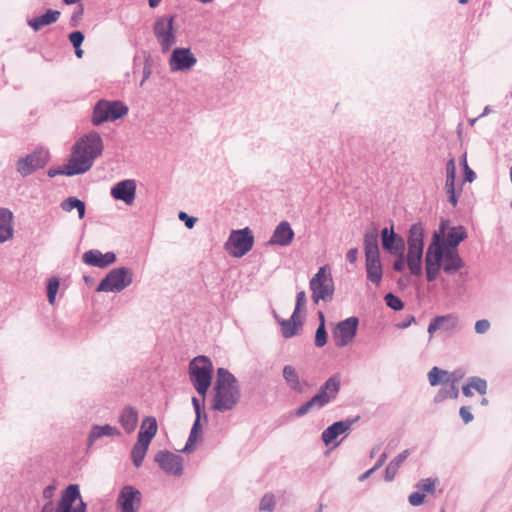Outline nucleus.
<instances>
[{"label": "nucleus", "instance_id": "38", "mask_svg": "<svg viewBox=\"0 0 512 512\" xmlns=\"http://www.w3.org/2000/svg\"><path fill=\"white\" fill-rule=\"evenodd\" d=\"M451 385L449 389L442 388L440 389L434 397V402L440 403L446 400L447 398L456 399L459 396V390L455 385V380L450 381Z\"/></svg>", "mask_w": 512, "mask_h": 512}, {"label": "nucleus", "instance_id": "45", "mask_svg": "<svg viewBox=\"0 0 512 512\" xmlns=\"http://www.w3.org/2000/svg\"><path fill=\"white\" fill-rule=\"evenodd\" d=\"M393 256H396V259L393 262V269L396 272H403L405 269V264H407V255H405V251H401V253H393Z\"/></svg>", "mask_w": 512, "mask_h": 512}, {"label": "nucleus", "instance_id": "58", "mask_svg": "<svg viewBox=\"0 0 512 512\" xmlns=\"http://www.w3.org/2000/svg\"><path fill=\"white\" fill-rule=\"evenodd\" d=\"M413 322H415V317L413 315H408L405 319L396 324L398 329L408 328Z\"/></svg>", "mask_w": 512, "mask_h": 512}, {"label": "nucleus", "instance_id": "17", "mask_svg": "<svg viewBox=\"0 0 512 512\" xmlns=\"http://www.w3.org/2000/svg\"><path fill=\"white\" fill-rule=\"evenodd\" d=\"M120 512H137L141 505V493L131 485L124 486L117 498Z\"/></svg>", "mask_w": 512, "mask_h": 512}, {"label": "nucleus", "instance_id": "40", "mask_svg": "<svg viewBox=\"0 0 512 512\" xmlns=\"http://www.w3.org/2000/svg\"><path fill=\"white\" fill-rule=\"evenodd\" d=\"M147 450H148V448H146V447L140 446L136 443L134 444V446L131 450V458H132L133 464L135 465L136 468H139L142 465L143 460L146 456Z\"/></svg>", "mask_w": 512, "mask_h": 512}, {"label": "nucleus", "instance_id": "16", "mask_svg": "<svg viewBox=\"0 0 512 512\" xmlns=\"http://www.w3.org/2000/svg\"><path fill=\"white\" fill-rule=\"evenodd\" d=\"M159 467L169 475L181 476L183 473V458L168 450H160L154 457Z\"/></svg>", "mask_w": 512, "mask_h": 512}, {"label": "nucleus", "instance_id": "53", "mask_svg": "<svg viewBox=\"0 0 512 512\" xmlns=\"http://www.w3.org/2000/svg\"><path fill=\"white\" fill-rule=\"evenodd\" d=\"M178 218L185 223V226L188 229H192L195 226L197 221L196 217L189 216L187 213L180 211L178 214Z\"/></svg>", "mask_w": 512, "mask_h": 512}, {"label": "nucleus", "instance_id": "54", "mask_svg": "<svg viewBox=\"0 0 512 512\" xmlns=\"http://www.w3.org/2000/svg\"><path fill=\"white\" fill-rule=\"evenodd\" d=\"M425 495L420 491L413 492L409 495L408 501L412 506H419L424 502Z\"/></svg>", "mask_w": 512, "mask_h": 512}, {"label": "nucleus", "instance_id": "28", "mask_svg": "<svg viewBox=\"0 0 512 512\" xmlns=\"http://www.w3.org/2000/svg\"><path fill=\"white\" fill-rule=\"evenodd\" d=\"M282 375L288 387L296 393H303L305 387L308 385L306 381L300 380L296 369L292 365H285Z\"/></svg>", "mask_w": 512, "mask_h": 512}, {"label": "nucleus", "instance_id": "33", "mask_svg": "<svg viewBox=\"0 0 512 512\" xmlns=\"http://www.w3.org/2000/svg\"><path fill=\"white\" fill-rule=\"evenodd\" d=\"M120 431L109 424H105L103 426L100 425H93L91 428V431L89 433L88 437V443L89 445H92L97 439L103 437V436H119Z\"/></svg>", "mask_w": 512, "mask_h": 512}, {"label": "nucleus", "instance_id": "18", "mask_svg": "<svg viewBox=\"0 0 512 512\" xmlns=\"http://www.w3.org/2000/svg\"><path fill=\"white\" fill-rule=\"evenodd\" d=\"M197 62L196 57L189 48H175L169 59V66L172 72L188 71Z\"/></svg>", "mask_w": 512, "mask_h": 512}, {"label": "nucleus", "instance_id": "26", "mask_svg": "<svg viewBox=\"0 0 512 512\" xmlns=\"http://www.w3.org/2000/svg\"><path fill=\"white\" fill-rule=\"evenodd\" d=\"M157 433V421L154 417H146L143 420L140 431L138 433V438L136 444L146 447H149L151 440Z\"/></svg>", "mask_w": 512, "mask_h": 512}, {"label": "nucleus", "instance_id": "42", "mask_svg": "<svg viewBox=\"0 0 512 512\" xmlns=\"http://www.w3.org/2000/svg\"><path fill=\"white\" fill-rule=\"evenodd\" d=\"M386 305L394 311H400L404 307L403 301L393 293H387L384 297Z\"/></svg>", "mask_w": 512, "mask_h": 512}, {"label": "nucleus", "instance_id": "44", "mask_svg": "<svg viewBox=\"0 0 512 512\" xmlns=\"http://www.w3.org/2000/svg\"><path fill=\"white\" fill-rule=\"evenodd\" d=\"M275 507V498L273 494H265L260 501V511H272Z\"/></svg>", "mask_w": 512, "mask_h": 512}, {"label": "nucleus", "instance_id": "1", "mask_svg": "<svg viewBox=\"0 0 512 512\" xmlns=\"http://www.w3.org/2000/svg\"><path fill=\"white\" fill-rule=\"evenodd\" d=\"M103 149V140L98 132L90 131L80 137L72 147L69 172L83 174L90 170L94 161L102 154Z\"/></svg>", "mask_w": 512, "mask_h": 512}, {"label": "nucleus", "instance_id": "46", "mask_svg": "<svg viewBox=\"0 0 512 512\" xmlns=\"http://www.w3.org/2000/svg\"><path fill=\"white\" fill-rule=\"evenodd\" d=\"M327 331L324 325H319L315 333V346L323 347L327 343Z\"/></svg>", "mask_w": 512, "mask_h": 512}, {"label": "nucleus", "instance_id": "62", "mask_svg": "<svg viewBox=\"0 0 512 512\" xmlns=\"http://www.w3.org/2000/svg\"><path fill=\"white\" fill-rule=\"evenodd\" d=\"M150 74H151L150 67L148 65H145L144 68H143V79H142V81L140 83L141 86L149 78Z\"/></svg>", "mask_w": 512, "mask_h": 512}, {"label": "nucleus", "instance_id": "13", "mask_svg": "<svg viewBox=\"0 0 512 512\" xmlns=\"http://www.w3.org/2000/svg\"><path fill=\"white\" fill-rule=\"evenodd\" d=\"M358 324L359 319L355 316L338 322L332 332L335 345L339 348L347 346L356 336Z\"/></svg>", "mask_w": 512, "mask_h": 512}, {"label": "nucleus", "instance_id": "60", "mask_svg": "<svg viewBox=\"0 0 512 512\" xmlns=\"http://www.w3.org/2000/svg\"><path fill=\"white\" fill-rule=\"evenodd\" d=\"M357 258H358V249L357 248L349 249L347 254H346V259L350 263L354 264L357 261Z\"/></svg>", "mask_w": 512, "mask_h": 512}, {"label": "nucleus", "instance_id": "29", "mask_svg": "<svg viewBox=\"0 0 512 512\" xmlns=\"http://www.w3.org/2000/svg\"><path fill=\"white\" fill-rule=\"evenodd\" d=\"M61 13L58 10L47 9L44 14L27 20V25L35 32L39 31L42 27L55 23Z\"/></svg>", "mask_w": 512, "mask_h": 512}, {"label": "nucleus", "instance_id": "9", "mask_svg": "<svg viewBox=\"0 0 512 512\" xmlns=\"http://www.w3.org/2000/svg\"><path fill=\"white\" fill-rule=\"evenodd\" d=\"M446 231V222L442 221L439 226V230L435 231L433 235L438 236L436 241L435 249H438L442 254V266L443 271L446 274H454L464 266V261L460 257L457 249H445L444 235Z\"/></svg>", "mask_w": 512, "mask_h": 512}, {"label": "nucleus", "instance_id": "56", "mask_svg": "<svg viewBox=\"0 0 512 512\" xmlns=\"http://www.w3.org/2000/svg\"><path fill=\"white\" fill-rule=\"evenodd\" d=\"M84 13V8L80 5L75 9L73 12L71 18H70V25L72 27H76L78 25V22L81 20Z\"/></svg>", "mask_w": 512, "mask_h": 512}, {"label": "nucleus", "instance_id": "12", "mask_svg": "<svg viewBox=\"0 0 512 512\" xmlns=\"http://www.w3.org/2000/svg\"><path fill=\"white\" fill-rule=\"evenodd\" d=\"M86 503L81 499L77 484H70L62 492L55 512H86Z\"/></svg>", "mask_w": 512, "mask_h": 512}, {"label": "nucleus", "instance_id": "4", "mask_svg": "<svg viewBox=\"0 0 512 512\" xmlns=\"http://www.w3.org/2000/svg\"><path fill=\"white\" fill-rule=\"evenodd\" d=\"M407 267L413 276L422 275L424 228L421 223L411 225L407 237Z\"/></svg>", "mask_w": 512, "mask_h": 512}, {"label": "nucleus", "instance_id": "19", "mask_svg": "<svg viewBox=\"0 0 512 512\" xmlns=\"http://www.w3.org/2000/svg\"><path fill=\"white\" fill-rule=\"evenodd\" d=\"M381 242L382 248L389 254L405 251V241L402 236L394 232L393 224L390 228L384 227L381 230Z\"/></svg>", "mask_w": 512, "mask_h": 512}, {"label": "nucleus", "instance_id": "14", "mask_svg": "<svg viewBox=\"0 0 512 512\" xmlns=\"http://www.w3.org/2000/svg\"><path fill=\"white\" fill-rule=\"evenodd\" d=\"M173 17L169 18H158L154 23V35L157 38L162 52H167L173 46L176 41L175 34L173 32Z\"/></svg>", "mask_w": 512, "mask_h": 512}, {"label": "nucleus", "instance_id": "55", "mask_svg": "<svg viewBox=\"0 0 512 512\" xmlns=\"http://www.w3.org/2000/svg\"><path fill=\"white\" fill-rule=\"evenodd\" d=\"M474 329L477 334H484L490 329V322L487 319L478 320Z\"/></svg>", "mask_w": 512, "mask_h": 512}, {"label": "nucleus", "instance_id": "24", "mask_svg": "<svg viewBox=\"0 0 512 512\" xmlns=\"http://www.w3.org/2000/svg\"><path fill=\"white\" fill-rule=\"evenodd\" d=\"M294 235L290 224L287 221H282L276 226L268 243L271 245L288 246L292 242Z\"/></svg>", "mask_w": 512, "mask_h": 512}, {"label": "nucleus", "instance_id": "35", "mask_svg": "<svg viewBox=\"0 0 512 512\" xmlns=\"http://www.w3.org/2000/svg\"><path fill=\"white\" fill-rule=\"evenodd\" d=\"M60 207L65 212H71L73 209H76L79 219H83L85 217L86 205L77 197L70 196L66 198L61 202Z\"/></svg>", "mask_w": 512, "mask_h": 512}, {"label": "nucleus", "instance_id": "47", "mask_svg": "<svg viewBox=\"0 0 512 512\" xmlns=\"http://www.w3.org/2000/svg\"><path fill=\"white\" fill-rule=\"evenodd\" d=\"M441 317H444L448 320L441 322V328L444 331H449L457 327L458 325V318L453 314H447L442 315Z\"/></svg>", "mask_w": 512, "mask_h": 512}, {"label": "nucleus", "instance_id": "43", "mask_svg": "<svg viewBox=\"0 0 512 512\" xmlns=\"http://www.w3.org/2000/svg\"><path fill=\"white\" fill-rule=\"evenodd\" d=\"M58 289H59L58 278H56V277L50 278L47 283V298H48V302L50 304H54Z\"/></svg>", "mask_w": 512, "mask_h": 512}, {"label": "nucleus", "instance_id": "20", "mask_svg": "<svg viewBox=\"0 0 512 512\" xmlns=\"http://www.w3.org/2000/svg\"><path fill=\"white\" fill-rule=\"evenodd\" d=\"M116 260L117 257L114 252L102 253L98 249L88 250L82 256V261L85 264L102 269L114 264Z\"/></svg>", "mask_w": 512, "mask_h": 512}, {"label": "nucleus", "instance_id": "6", "mask_svg": "<svg viewBox=\"0 0 512 512\" xmlns=\"http://www.w3.org/2000/svg\"><path fill=\"white\" fill-rule=\"evenodd\" d=\"M128 113V107L121 101L99 100L94 108L92 124L99 126L107 121H115Z\"/></svg>", "mask_w": 512, "mask_h": 512}, {"label": "nucleus", "instance_id": "7", "mask_svg": "<svg viewBox=\"0 0 512 512\" xmlns=\"http://www.w3.org/2000/svg\"><path fill=\"white\" fill-rule=\"evenodd\" d=\"M133 282V271L128 267L110 270L98 284L97 292H121Z\"/></svg>", "mask_w": 512, "mask_h": 512}, {"label": "nucleus", "instance_id": "63", "mask_svg": "<svg viewBox=\"0 0 512 512\" xmlns=\"http://www.w3.org/2000/svg\"><path fill=\"white\" fill-rule=\"evenodd\" d=\"M192 405H193L194 411H200V409H204L203 405L201 404V401L196 397L192 398Z\"/></svg>", "mask_w": 512, "mask_h": 512}, {"label": "nucleus", "instance_id": "39", "mask_svg": "<svg viewBox=\"0 0 512 512\" xmlns=\"http://www.w3.org/2000/svg\"><path fill=\"white\" fill-rule=\"evenodd\" d=\"M201 432V422L194 421L188 440L182 449V452L189 453L194 449V445L197 441L198 434Z\"/></svg>", "mask_w": 512, "mask_h": 512}, {"label": "nucleus", "instance_id": "21", "mask_svg": "<svg viewBox=\"0 0 512 512\" xmlns=\"http://www.w3.org/2000/svg\"><path fill=\"white\" fill-rule=\"evenodd\" d=\"M136 195V182L126 179L115 184L111 189V196L115 200H121L127 205L133 204Z\"/></svg>", "mask_w": 512, "mask_h": 512}, {"label": "nucleus", "instance_id": "25", "mask_svg": "<svg viewBox=\"0 0 512 512\" xmlns=\"http://www.w3.org/2000/svg\"><path fill=\"white\" fill-rule=\"evenodd\" d=\"M366 278L376 287H379L383 278V266L380 256L365 258Z\"/></svg>", "mask_w": 512, "mask_h": 512}, {"label": "nucleus", "instance_id": "49", "mask_svg": "<svg viewBox=\"0 0 512 512\" xmlns=\"http://www.w3.org/2000/svg\"><path fill=\"white\" fill-rule=\"evenodd\" d=\"M436 482H437L436 479H431V478L422 479L417 484V487L419 488L420 491H424V492H428V493H433L435 491V484H436Z\"/></svg>", "mask_w": 512, "mask_h": 512}, {"label": "nucleus", "instance_id": "31", "mask_svg": "<svg viewBox=\"0 0 512 512\" xmlns=\"http://www.w3.org/2000/svg\"><path fill=\"white\" fill-rule=\"evenodd\" d=\"M365 258L380 256L378 232L376 229L366 231L364 235Z\"/></svg>", "mask_w": 512, "mask_h": 512}, {"label": "nucleus", "instance_id": "59", "mask_svg": "<svg viewBox=\"0 0 512 512\" xmlns=\"http://www.w3.org/2000/svg\"><path fill=\"white\" fill-rule=\"evenodd\" d=\"M463 174H464V182L472 183L476 178L475 172L470 167H466L463 170Z\"/></svg>", "mask_w": 512, "mask_h": 512}, {"label": "nucleus", "instance_id": "15", "mask_svg": "<svg viewBox=\"0 0 512 512\" xmlns=\"http://www.w3.org/2000/svg\"><path fill=\"white\" fill-rule=\"evenodd\" d=\"M436 241H438V236L433 235L432 242L429 244L426 254H425V271H426V279L428 282H433L438 277L442 266V254L438 249H435Z\"/></svg>", "mask_w": 512, "mask_h": 512}, {"label": "nucleus", "instance_id": "61", "mask_svg": "<svg viewBox=\"0 0 512 512\" xmlns=\"http://www.w3.org/2000/svg\"><path fill=\"white\" fill-rule=\"evenodd\" d=\"M386 459H387V453H385V452H384V453H382V454L380 455V457H379V458H378V460L376 461V463H375V465L373 466V468H374L375 470H378L380 467H382V466H383V464L385 463Z\"/></svg>", "mask_w": 512, "mask_h": 512}, {"label": "nucleus", "instance_id": "32", "mask_svg": "<svg viewBox=\"0 0 512 512\" xmlns=\"http://www.w3.org/2000/svg\"><path fill=\"white\" fill-rule=\"evenodd\" d=\"M13 214L7 208H0V237H4L3 242L13 236L12 228Z\"/></svg>", "mask_w": 512, "mask_h": 512}, {"label": "nucleus", "instance_id": "48", "mask_svg": "<svg viewBox=\"0 0 512 512\" xmlns=\"http://www.w3.org/2000/svg\"><path fill=\"white\" fill-rule=\"evenodd\" d=\"M447 319L444 318V317H434L429 325H428V328H427V332L429 334V340H431L433 338V335L434 333L437 331V330H440L441 328V322H444L446 321Z\"/></svg>", "mask_w": 512, "mask_h": 512}, {"label": "nucleus", "instance_id": "37", "mask_svg": "<svg viewBox=\"0 0 512 512\" xmlns=\"http://www.w3.org/2000/svg\"><path fill=\"white\" fill-rule=\"evenodd\" d=\"M428 380L431 386L448 384L451 381V376L448 371L435 366L428 372Z\"/></svg>", "mask_w": 512, "mask_h": 512}, {"label": "nucleus", "instance_id": "22", "mask_svg": "<svg viewBox=\"0 0 512 512\" xmlns=\"http://www.w3.org/2000/svg\"><path fill=\"white\" fill-rule=\"evenodd\" d=\"M359 417L348 418L345 420L337 421L328 426L321 435V439L325 445L331 444L339 435L350 430L351 426L357 422Z\"/></svg>", "mask_w": 512, "mask_h": 512}, {"label": "nucleus", "instance_id": "50", "mask_svg": "<svg viewBox=\"0 0 512 512\" xmlns=\"http://www.w3.org/2000/svg\"><path fill=\"white\" fill-rule=\"evenodd\" d=\"M70 168H69V161L67 162V164L64 166L63 169L61 168H50L47 172L48 176L50 178H53L57 175H66V176H75V175H79L80 173H70Z\"/></svg>", "mask_w": 512, "mask_h": 512}, {"label": "nucleus", "instance_id": "27", "mask_svg": "<svg viewBox=\"0 0 512 512\" xmlns=\"http://www.w3.org/2000/svg\"><path fill=\"white\" fill-rule=\"evenodd\" d=\"M138 418V410L135 407L126 406L119 415V423L127 434H131L137 427Z\"/></svg>", "mask_w": 512, "mask_h": 512}, {"label": "nucleus", "instance_id": "3", "mask_svg": "<svg viewBox=\"0 0 512 512\" xmlns=\"http://www.w3.org/2000/svg\"><path fill=\"white\" fill-rule=\"evenodd\" d=\"M341 381L338 374L329 377L319 388L318 392L295 410V416L303 417L312 409H322L337 398Z\"/></svg>", "mask_w": 512, "mask_h": 512}, {"label": "nucleus", "instance_id": "23", "mask_svg": "<svg viewBox=\"0 0 512 512\" xmlns=\"http://www.w3.org/2000/svg\"><path fill=\"white\" fill-rule=\"evenodd\" d=\"M455 179H456L455 160L453 158H451L446 163L445 190H446V193L448 194V201L452 204L453 207L457 206L458 196L462 190V188H460L458 192L456 191Z\"/></svg>", "mask_w": 512, "mask_h": 512}, {"label": "nucleus", "instance_id": "52", "mask_svg": "<svg viewBox=\"0 0 512 512\" xmlns=\"http://www.w3.org/2000/svg\"><path fill=\"white\" fill-rule=\"evenodd\" d=\"M305 303H306V293H305V291L298 292L297 295H296L295 309L293 311L294 316H298L300 310L302 308H304Z\"/></svg>", "mask_w": 512, "mask_h": 512}, {"label": "nucleus", "instance_id": "57", "mask_svg": "<svg viewBox=\"0 0 512 512\" xmlns=\"http://www.w3.org/2000/svg\"><path fill=\"white\" fill-rule=\"evenodd\" d=\"M459 415L465 424L470 423L473 420V414L470 412L469 407L462 406L459 409Z\"/></svg>", "mask_w": 512, "mask_h": 512}, {"label": "nucleus", "instance_id": "5", "mask_svg": "<svg viewBox=\"0 0 512 512\" xmlns=\"http://www.w3.org/2000/svg\"><path fill=\"white\" fill-rule=\"evenodd\" d=\"M189 372L194 388L202 398H205L212 380L213 365L211 360L206 356L195 357L190 362Z\"/></svg>", "mask_w": 512, "mask_h": 512}, {"label": "nucleus", "instance_id": "34", "mask_svg": "<svg viewBox=\"0 0 512 512\" xmlns=\"http://www.w3.org/2000/svg\"><path fill=\"white\" fill-rule=\"evenodd\" d=\"M409 454H410V451L408 449H406V450L402 451L401 453H399L394 459H392L389 462V464L387 465V467L385 469V480L386 481L390 482V481L394 480V478L398 472V469L404 463V461L407 459Z\"/></svg>", "mask_w": 512, "mask_h": 512}, {"label": "nucleus", "instance_id": "51", "mask_svg": "<svg viewBox=\"0 0 512 512\" xmlns=\"http://www.w3.org/2000/svg\"><path fill=\"white\" fill-rule=\"evenodd\" d=\"M84 38V34L79 30L73 31L68 35V39L74 48H79L82 45Z\"/></svg>", "mask_w": 512, "mask_h": 512}, {"label": "nucleus", "instance_id": "36", "mask_svg": "<svg viewBox=\"0 0 512 512\" xmlns=\"http://www.w3.org/2000/svg\"><path fill=\"white\" fill-rule=\"evenodd\" d=\"M298 316L292 313L290 319L279 321L284 338H291L297 334V330L302 326V321L297 320Z\"/></svg>", "mask_w": 512, "mask_h": 512}, {"label": "nucleus", "instance_id": "64", "mask_svg": "<svg viewBox=\"0 0 512 512\" xmlns=\"http://www.w3.org/2000/svg\"><path fill=\"white\" fill-rule=\"evenodd\" d=\"M471 386L467 383L462 387V393L465 397H472L473 393L471 391Z\"/></svg>", "mask_w": 512, "mask_h": 512}, {"label": "nucleus", "instance_id": "2", "mask_svg": "<svg viewBox=\"0 0 512 512\" xmlns=\"http://www.w3.org/2000/svg\"><path fill=\"white\" fill-rule=\"evenodd\" d=\"M211 408L224 413L234 409L241 397L237 378L226 368H218Z\"/></svg>", "mask_w": 512, "mask_h": 512}, {"label": "nucleus", "instance_id": "11", "mask_svg": "<svg viewBox=\"0 0 512 512\" xmlns=\"http://www.w3.org/2000/svg\"><path fill=\"white\" fill-rule=\"evenodd\" d=\"M49 161V152L43 148H38L32 153L18 159L16 163L17 172L27 177L38 169H42Z\"/></svg>", "mask_w": 512, "mask_h": 512}, {"label": "nucleus", "instance_id": "41", "mask_svg": "<svg viewBox=\"0 0 512 512\" xmlns=\"http://www.w3.org/2000/svg\"><path fill=\"white\" fill-rule=\"evenodd\" d=\"M468 384L471 388L475 389L480 395H485L487 393V381L483 378L473 376L468 379Z\"/></svg>", "mask_w": 512, "mask_h": 512}, {"label": "nucleus", "instance_id": "30", "mask_svg": "<svg viewBox=\"0 0 512 512\" xmlns=\"http://www.w3.org/2000/svg\"><path fill=\"white\" fill-rule=\"evenodd\" d=\"M467 238V232L464 226H453L449 229L445 241V249H457V246Z\"/></svg>", "mask_w": 512, "mask_h": 512}, {"label": "nucleus", "instance_id": "10", "mask_svg": "<svg viewBox=\"0 0 512 512\" xmlns=\"http://www.w3.org/2000/svg\"><path fill=\"white\" fill-rule=\"evenodd\" d=\"M254 244V237L251 230L246 227L240 230H233L226 242V249L233 257L240 258L248 253Z\"/></svg>", "mask_w": 512, "mask_h": 512}, {"label": "nucleus", "instance_id": "8", "mask_svg": "<svg viewBox=\"0 0 512 512\" xmlns=\"http://www.w3.org/2000/svg\"><path fill=\"white\" fill-rule=\"evenodd\" d=\"M309 287L315 304H318L320 300L324 302L332 300L334 294V283L326 266L319 268L317 273L311 278Z\"/></svg>", "mask_w": 512, "mask_h": 512}]
</instances>
